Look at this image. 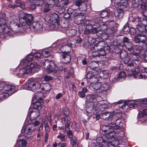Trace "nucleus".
Wrapping results in <instances>:
<instances>
[{
    "mask_svg": "<svg viewBox=\"0 0 147 147\" xmlns=\"http://www.w3.org/2000/svg\"><path fill=\"white\" fill-rule=\"evenodd\" d=\"M146 40L144 35L139 34L138 36L135 37L134 42L136 43H139L140 45H142V44L145 43Z\"/></svg>",
    "mask_w": 147,
    "mask_h": 147,
    "instance_id": "nucleus-18",
    "label": "nucleus"
},
{
    "mask_svg": "<svg viewBox=\"0 0 147 147\" xmlns=\"http://www.w3.org/2000/svg\"><path fill=\"white\" fill-rule=\"evenodd\" d=\"M86 77L87 78L90 79L92 78V79L93 80H96V79L95 77H93V75L92 74L91 71H88L86 74Z\"/></svg>",
    "mask_w": 147,
    "mask_h": 147,
    "instance_id": "nucleus-44",
    "label": "nucleus"
},
{
    "mask_svg": "<svg viewBox=\"0 0 147 147\" xmlns=\"http://www.w3.org/2000/svg\"><path fill=\"white\" fill-rule=\"evenodd\" d=\"M98 28L100 29L99 31H101L103 32H105V30H107V24L105 23H101L100 27Z\"/></svg>",
    "mask_w": 147,
    "mask_h": 147,
    "instance_id": "nucleus-39",
    "label": "nucleus"
},
{
    "mask_svg": "<svg viewBox=\"0 0 147 147\" xmlns=\"http://www.w3.org/2000/svg\"><path fill=\"white\" fill-rule=\"evenodd\" d=\"M136 104L134 101L132 100L128 101L127 102H124V104L121 106H119V107H120L122 109L125 108L126 107V106H127V108L128 107L131 108L135 107Z\"/></svg>",
    "mask_w": 147,
    "mask_h": 147,
    "instance_id": "nucleus-22",
    "label": "nucleus"
},
{
    "mask_svg": "<svg viewBox=\"0 0 147 147\" xmlns=\"http://www.w3.org/2000/svg\"><path fill=\"white\" fill-rule=\"evenodd\" d=\"M136 28L140 33H144L146 32V26L142 24L141 22V24L138 26H136Z\"/></svg>",
    "mask_w": 147,
    "mask_h": 147,
    "instance_id": "nucleus-27",
    "label": "nucleus"
},
{
    "mask_svg": "<svg viewBox=\"0 0 147 147\" xmlns=\"http://www.w3.org/2000/svg\"><path fill=\"white\" fill-rule=\"evenodd\" d=\"M24 88L27 90H31L32 91H35L36 89L40 88V85L38 82L30 81L29 80L26 84L23 85Z\"/></svg>",
    "mask_w": 147,
    "mask_h": 147,
    "instance_id": "nucleus-7",
    "label": "nucleus"
},
{
    "mask_svg": "<svg viewBox=\"0 0 147 147\" xmlns=\"http://www.w3.org/2000/svg\"><path fill=\"white\" fill-rule=\"evenodd\" d=\"M102 116L105 119L108 120L107 124L102 126V130L105 133L107 137L110 139L113 138L115 134L113 133L114 129L118 130L119 127L116 125L114 122L115 120L116 121L118 119H115L114 113L105 112L102 114Z\"/></svg>",
    "mask_w": 147,
    "mask_h": 147,
    "instance_id": "nucleus-1",
    "label": "nucleus"
},
{
    "mask_svg": "<svg viewBox=\"0 0 147 147\" xmlns=\"http://www.w3.org/2000/svg\"><path fill=\"white\" fill-rule=\"evenodd\" d=\"M27 144V141L24 139H18L17 141V144L22 147H25Z\"/></svg>",
    "mask_w": 147,
    "mask_h": 147,
    "instance_id": "nucleus-30",
    "label": "nucleus"
},
{
    "mask_svg": "<svg viewBox=\"0 0 147 147\" xmlns=\"http://www.w3.org/2000/svg\"><path fill=\"white\" fill-rule=\"evenodd\" d=\"M73 44L71 43L68 44L61 47V50L62 51L63 54L62 55L63 58L66 61L65 63H69L71 60V56L74 53L73 51H71V47H73Z\"/></svg>",
    "mask_w": 147,
    "mask_h": 147,
    "instance_id": "nucleus-3",
    "label": "nucleus"
},
{
    "mask_svg": "<svg viewBox=\"0 0 147 147\" xmlns=\"http://www.w3.org/2000/svg\"><path fill=\"white\" fill-rule=\"evenodd\" d=\"M33 16L32 14L28 13H25L23 17V19L21 24L23 26H25L26 24L28 26L31 25L33 21Z\"/></svg>",
    "mask_w": 147,
    "mask_h": 147,
    "instance_id": "nucleus-8",
    "label": "nucleus"
},
{
    "mask_svg": "<svg viewBox=\"0 0 147 147\" xmlns=\"http://www.w3.org/2000/svg\"><path fill=\"white\" fill-rule=\"evenodd\" d=\"M124 45L126 49L128 51L132 50L133 49V45L131 42L125 44Z\"/></svg>",
    "mask_w": 147,
    "mask_h": 147,
    "instance_id": "nucleus-43",
    "label": "nucleus"
},
{
    "mask_svg": "<svg viewBox=\"0 0 147 147\" xmlns=\"http://www.w3.org/2000/svg\"><path fill=\"white\" fill-rule=\"evenodd\" d=\"M16 4H11L8 5V7L9 8H13L14 9L17 7H19L21 8L22 9H23L24 8V5L19 0H16L15 1Z\"/></svg>",
    "mask_w": 147,
    "mask_h": 147,
    "instance_id": "nucleus-21",
    "label": "nucleus"
},
{
    "mask_svg": "<svg viewBox=\"0 0 147 147\" xmlns=\"http://www.w3.org/2000/svg\"><path fill=\"white\" fill-rule=\"evenodd\" d=\"M93 84L90 86V88L92 90H97V92L99 93L100 91V87L101 85V83L100 82V79H96V80H94Z\"/></svg>",
    "mask_w": 147,
    "mask_h": 147,
    "instance_id": "nucleus-14",
    "label": "nucleus"
},
{
    "mask_svg": "<svg viewBox=\"0 0 147 147\" xmlns=\"http://www.w3.org/2000/svg\"><path fill=\"white\" fill-rule=\"evenodd\" d=\"M70 123V121L68 120L65 125L64 130V131L66 132L67 136L69 138V140L76 138L74 136L72 131L70 130L69 128Z\"/></svg>",
    "mask_w": 147,
    "mask_h": 147,
    "instance_id": "nucleus-12",
    "label": "nucleus"
},
{
    "mask_svg": "<svg viewBox=\"0 0 147 147\" xmlns=\"http://www.w3.org/2000/svg\"><path fill=\"white\" fill-rule=\"evenodd\" d=\"M131 59L133 61H137L138 59V54H133L131 55Z\"/></svg>",
    "mask_w": 147,
    "mask_h": 147,
    "instance_id": "nucleus-48",
    "label": "nucleus"
},
{
    "mask_svg": "<svg viewBox=\"0 0 147 147\" xmlns=\"http://www.w3.org/2000/svg\"><path fill=\"white\" fill-rule=\"evenodd\" d=\"M77 32V30H76L71 29L67 31V36L70 37L75 35L76 34Z\"/></svg>",
    "mask_w": 147,
    "mask_h": 147,
    "instance_id": "nucleus-34",
    "label": "nucleus"
},
{
    "mask_svg": "<svg viewBox=\"0 0 147 147\" xmlns=\"http://www.w3.org/2000/svg\"><path fill=\"white\" fill-rule=\"evenodd\" d=\"M45 1H44V2ZM43 6V7L44 9L43 10V11L44 12L47 13V12H49L50 10V8L49 7H46L45 6V2L43 4V5L42 6Z\"/></svg>",
    "mask_w": 147,
    "mask_h": 147,
    "instance_id": "nucleus-55",
    "label": "nucleus"
},
{
    "mask_svg": "<svg viewBox=\"0 0 147 147\" xmlns=\"http://www.w3.org/2000/svg\"><path fill=\"white\" fill-rule=\"evenodd\" d=\"M110 47L107 44H105L104 43V45L102 47V49L105 51L106 50L109 51L110 49Z\"/></svg>",
    "mask_w": 147,
    "mask_h": 147,
    "instance_id": "nucleus-61",
    "label": "nucleus"
},
{
    "mask_svg": "<svg viewBox=\"0 0 147 147\" xmlns=\"http://www.w3.org/2000/svg\"><path fill=\"white\" fill-rule=\"evenodd\" d=\"M139 72L140 69L138 66H137L134 71V74L133 75L134 77L135 78H138L141 79L144 78V76H143V75L139 73Z\"/></svg>",
    "mask_w": 147,
    "mask_h": 147,
    "instance_id": "nucleus-25",
    "label": "nucleus"
},
{
    "mask_svg": "<svg viewBox=\"0 0 147 147\" xmlns=\"http://www.w3.org/2000/svg\"><path fill=\"white\" fill-rule=\"evenodd\" d=\"M68 0H49L47 3H45L46 7H51L55 5L56 7H63L68 4Z\"/></svg>",
    "mask_w": 147,
    "mask_h": 147,
    "instance_id": "nucleus-6",
    "label": "nucleus"
},
{
    "mask_svg": "<svg viewBox=\"0 0 147 147\" xmlns=\"http://www.w3.org/2000/svg\"><path fill=\"white\" fill-rule=\"evenodd\" d=\"M59 135L57 136V138H58L60 139L61 141L63 142L65 141V136L63 135L60 132L59 133Z\"/></svg>",
    "mask_w": 147,
    "mask_h": 147,
    "instance_id": "nucleus-53",
    "label": "nucleus"
},
{
    "mask_svg": "<svg viewBox=\"0 0 147 147\" xmlns=\"http://www.w3.org/2000/svg\"><path fill=\"white\" fill-rule=\"evenodd\" d=\"M124 12L123 10L121 8H119L114 11V15L117 19H120L122 18Z\"/></svg>",
    "mask_w": 147,
    "mask_h": 147,
    "instance_id": "nucleus-24",
    "label": "nucleus"
},
{
    "mask_svg": "<svg viewBox=\"0 0 147 147\" xmlns=\"http://www.w3.org/2000/svg\"><path fill=\"white\" fill-rule=\"evenodd\" d=\"M40 113L37 109H33L30 113V117L31 120H35L39 116Z\"/></svg>",
    "mask_w": 147,
    "mask_h": 147,
    "instance_id": "nucleus-20",
    "label": "nucleus"
},
{
    "mask_svg": "<svg viewBox=\"0 0 147 147\" xmlns=\"http://www.w3.org/2000/svg\"><path fill=\"white\" fill-rule=\"evenodd\" d=\"M127 117V116L125 114H121V116L120 117L119 119L122 121H125Z\"/></svg>",
    "mask_w": 147,
    "mask_h": 147,
    "instance_id": "nucleus-63",
    "label": "nucleus"
},
{
    "mask_svg": "<svg viewBox=\"0 0 147 147\" xmlns=\"http://www.w3.org/2000/svg\"><path fill=\"white\" fill-rule=\"evenodd\" d=\"M70 140V144L73 147H78V145L77 143V140L76 138Z\"/></svg>",
    "mask_w": 147,
    "mask_h": 147,
    "instance_id": "nucleus-38",
    "label": "nucleus"
},
{
    "mask_svg": "<svg viewBox=\"0 0 147 147\" xmlns=\"http://www.w3.org/2000/svg\"><path fill=\"white\" fill-rule=\"evenodd\" d=\"M43 136V134L42 132H40V129H39V132L37 135L36 141L38 142L40 141L41 140V138Z\"/></svg>",
    "mask_w": 147,
    "mask_h": 147,
    "instance_id": "nucleus-47",
    "label": "nucleus"
},
{
    "mask_svg": "<svg viewBox=\"0 0 147 147\" xmlns=\"http://www.w3.org/2000/svg\"><path fill=\"white\" fill-rule=\"evenodd\" d=\"M91 34L97 33V35L98 36L99 35L98 32H99V30H100L99 28H96V27L93 28L92 27V29H91Z\"/></svg>",
    "mask_w": 147,
    "mask_h": 147,
    "instance_id": "nucleus-46",
    "label": "nucleus"
},
{
    "mask_svg": "<svg viewBox=\"0 0 147 147\" xmlns=\"http://www.w3.org/2000/svg\"><path fill=\"white\" fill-rule=\"evenodd\" d=\"M46 19L47 20V21L51 24V26L53 28L57 29L60 27V25L59 23V18L57 14L55 13L50 14L49 16H46Z\"/></svg>",
    "mask_w": 147,
    "mask_h": 147,
    "instance_id": "nucleus-4",
    "label": "nucleus"
},
{
    "mask_svg": "<svg viewBox=\"0 0 147 147\" xmlns=\"http://www.w3.org/2000/svg\"><path fill=\"white\" fill-rule=\"evenodd\" d=\"M110 12L105 10L102 11L100 13V16L102 18H108L110 15Z\"/></svg>",
    "mask_w": 147,
    "mask_h": 147,
    "instance_id": "nucleus-36",
    "label": "nucleus"
},
{
    "mask_svg": "<svg viewBox=\"0 0 147 147\" xmlns=\"http://www.w3.org/2000/svg\"><path fill=\"white\" fill-rule=\"evenodd\" d=\"M35 128L34 126H30V125L24 126L22 129L21 132L27 136L31 135L32 133L34 131Z\"/></svg>",
    "mask_w": 147,
    "mask_h": 147,
    "instance_id": "nucleus-11",
    "label": "nucleus"
},
{
    "mask_svg": "<svg viewBox=\"0 0 147 147\" xmlns=\"http://www.w3.org/2000/svg\"><path fill=\"white\" fill-rule=\"evenodd\" d=\"M96 98V96L95 94L88 95L86 97L88 103L92 102Z\"/></svg>",
    "mask_w": 147,
    "mask_h": 147,
    "instance_id": "nucleus-32",
    "label": "nucleus"
},
{
    "mask_svg": "<svg viewBox=\"0 0 147 147\" xmlns=\"http://www.w3.org/2000/svg\"><path fill=\"white\" fill-rule=\"evenodd\" d=\"M64 114L65 116L67 118V121L68 120H70L69 119V118L68 117V116L69 114V112L68 109H65V110L64 111Z\"/></svg>",
    "mask_w": 147,
    "mask_h": 147,
    "instance_id": "nucleus-54",
    "label": "nucleus"
},
{
    "mask_svg": "<svg viewBox=\"0 0 147 147\" xmlns=\"http://www.w3.org/2000/svg\"><path fill=\"white\" fill-rule=\"evenodd\" d=\"M15 87L11 85H8L6 84V85L4 88V91H3L1 92L3 93V98H5L9 96L7 92L15 89Z\"/></svg>",
    "mask_w": 147,
    "mask_h": 147,
    "instance_id": "nucleus-16",
    "label": "nucleus"
},
{
    "mask_svg": "<svg viewBox=\"0 0 147 147\" xmlns=\"http://www.w3.org/2000/svg\"><path fill=\"white\" fill-rule=\"evenodd\" d=\"M32 27L38 33H40L43 30V23L41 22H36L33 24Z\"/></svg>",
    "mask_w": 147,
    "mask_h": 147,
    "instance_id": "nucleus-15",
    "label": "nucleus"
},
{
    "mask_svg": "<svg viewBox=\"0 0 147 147\" xmlns=\"http://www.w3.org/2000/svg\"><path fill=\"white\" fill-rule=\"evenodd\" d=\"M120 57L122 59L124 63L127 64L128 63L129 59L128 56L127 52L125 50H123L120 53Z\"/></svg>",
    "mask_w": 147,
    "mask_h": 147,
    "instance_id": "nucleus-17",
    "label": "nucleus"
},
{
    "mask_svg": "<svg viewBox=\"0 0 147 147\" xmlns=\"http://www.w3.org/2000/svg\"><path fill=\"white\" fill-rule=\"evenodd\" d=\"M88 1V0H78L76 1V5L79 6L82 5V3L87 2Z\"/></svg>",
    "mask_w": 147,
    "mask_h": 147,
    "instance_id": "nucleus-49",
    "label": "nucleus"
},
{
    "mask_svg": "<svg viewBox=\"0 0 147 147\" xmlns=\"http://www.w3.org/2000/svg\"><path fill=\"white\" fill-rule=\"evenodd\" d=\"M98 36L102 38L103 40H105L108 38L109 37V35L108 34L106 33L105 32H102L101 31L98 32Z\"/></svg>",
    "mask_w": 147,
    "mask_h": 147,
    "instance_id": "nucleus-28",
    "label": "nucleus"
},
{
    "mask_svg": "<svg viewBox=\"0 0 147 147\" xmlns=\"http://www.w3.org/2000/svg\"><path fill=\"white\" fill-rule=\"evenodd\" d=\"M140 112L142 115L143 116L147 115V109L146 108H141L140 109Z\"/></svg>",
    "mask_w": 147,
    "mask_h": 147,
    "instance_id": "nucleus-52",
    "label": "nucleus"
},
{
    "mask_svg": "<svg viewBox=\"0 0 147 147\" xmlns=\"http://www.w3.org/2000/svg\"><path fill=\"white\" fill-rule=\"evenodd\" d=\"M98 103L97 102H91L88 103L87 104V107L88 109H90V110L92 109H94L97 107V108L98 109Z\"/></svg>",
    "mask_w": 147,
    "mask_h": 147,
    "instance_id": "nucleus-26",
    "label": "nucleus"
},
{
    "mask_svg": "<svg viewBox=\"0 0 147 147\" xmlns=\"http://www.w3.org/2000/svg\"><path fill=\"white\" fill-rule=\"evenodd\" d=\"M109 87V85L108 83H105L100 87V91H105L108 89Z\"/></svg>",
    "mask_w": 147,
    "mask_h": 147,
    "instance_id": "nucleus-35",
    "label": "nucleus"
},
{
    "mask_svg": "<svg viewBox=\"0 0 147 147\" xmlns=\"http://www.w3.org/2000/svg\"><path fill=\"white\" fill-rule=\"evenodd\" d=\"M123 29L124 32L126 34H127L129 32L130 29L128 26L127 24H125L123 27Z\"/></svg>",
    "mask_w": 147,
    "mask_h": 147,
    "instance_id": "nucleus-50",
    "label": "nucleus"
},
{
    "mask_svg": "<svg viewBox=\"0 0 147 147\" xmlns=\"http://www.w3.org/2000/svg\"><path fill=\"white\" fill-rule=\"evenodd\" d=\"M0 21L3 24V25L1 27L3 28H3V30H4V29L5 28L7 29V30L5 31V32L8 33L9 32V29L8 28L7 18L5 17V13H0Z\"/></svg>",
    "mask_w": 147,
    "mask_h": 147,
    "instance_id": "nucleus-13",
    "label": "nucleus"
},
{
    "mask_svg": "<svg viewBox=\"0 0 147 147\" xmlns=\"http://www.w3.org/2000/svg\"><path fill=\"white\" fill-rule=\"evenodd\" d=\"M141 57L143 59L147 61V51L145 53L143 54Z\"/></svg>",
    "mask_w": 147,
    "mask_h": 147,
    "instance_id": "nucleus-64",
    "label": "nucleus"
},
{
    "mask_svg": "<svg viewBox=\"0 0 147 147\" xmlns=\"http://www.w3.org/2000/svg\"><path fill=\"white\" fill-rule=\"evenodd\" d=\"M41 56V54L38 52L36 53L34 55V57L36 59L39 58Z\"/></svg>",
    "mask_w": 147,
    "mask_h": 147,
    "instance_id": "nucleus-60",
    "label": "nucleus"
},
{
    "mask_svg": "<svg viewBox=\"0 0 147 147\" xmlns=\"http://www.w3.org/2000/svg\"><path fill=\"white\" fill-rule=\"evenodd\" d=\"M34 57L33 55L29 54L27 56L25 59L21 61V64L26 66L20 69L18 68H17L14 71V75L20 78L22 77L24 74H27L34 71L35 69V65L34 63L28 62V61H32Z\"/></svg>",
    "mask_w": 147,
    "mask_h": 147,
    "instance_id": "nucleus-2",
    "label": "nucleus"
},
{
    "mask_svg": "<svg viewBox=\"0 0 147 147\" xmlns=\"http://www.w3.org/2000/svg\"><path fill=\"white\" fill-rule=\"evenodd\" d=\"M98 109H100L101 111H104L106 110L107 107V104L103 103L102 102H98Z\"/></svg>",
    "mask_w": 147,
    "mask_h": 147,
    "instance_id": "nucleus-29",
    "label": "nucleus"
},
{
    "mask_svg": "<svg viewBox=\"0 0 147 147\" xmlns=\"http://www.w3.org/2000/svg\"><path fill=\"white\" fill-rule=\"evenodd\" d=\"M143 49L142 45L140 44V45H138L135 46L134 48V51L136 53L138 54Z\"/></svg>",
    "mask_w": 147,
    "mask_h": 147,
    "instance_id": "nucleus-37",
    "label": "nucleus"
},
{
    "mask_svg": "<svg viewBox=\"0 0 147 147\" xmlns=\"http://www.w3.org/2000/svg\"><path fill=\"white\" fill-rule=\"evenodd\" d=\"M104 42H99L95 45L91 44L89 46L90 48L92 50V52H96L102 48Z\"/></svg>",
    "mask_w": 147,
    "mask_h": 147,
    "instance_id": "nucleus-10",
    "label": "nucleus"
},
{
    "mask_svg": "<svg viewBox=\"0 0 147 147\" xmlns=\"http://www.w3.org/2000/svg\"><path fill=\"white\" fill-rule=\"evenodd\" d=\"M41 65L45 67V70L48 73H57V70L56 66L53 62L51 60H46L41 62Z\"/></svg>",
    "mask_w": 147,
    "mask_h": 147,
    "instance_id": "nucleus-5",
    "label": "nucleus"
},
{
    "mask_svg": "<svg viewBox=\"0 0 147 147\" xmlns=\"http://www.w3.org/2000/svg\"><path fill=\"white\" fill-rule=\"evenodd\" d=\"M129 32L131 35H134L136 33V31L134 28H131Z\"/></svg>",
    "mask_w": 147,
    "mask_h": 147,
    "instance_id": "nucleus-58",
    "label": "nucleus"
},
{
    "mask_svg": "<svg viewBox=\"0 0 147 147\" xmlns=\"http://www.w3.org/2000/svg\"><path fill=\"white\" fill-rule=\"evenodd\" d=\"M97 54L95 55V56H98L100 57L102 56H104L105 54V52L102 48L101 50H99L97 52Z\"/></svg>",
    "mask_w": 147,
    "mask_h": 147,
    "instance_id": "nucleus-45",
    "label": "nucleus"
},
{
    "mask_svg": "<svg viewBox=\"0 0 147 147\" xmlns=\"http://www.w3.org/2000/svg\"><path fill=\"white\" fill-rule=\"evenodd\" d=\"M9 19L10 20V22L11 24L15 25L16 26H17L21 29L22 28V27L18 24V20L17 19V17L14 16H11Z\"/></svg>",
    "mask_w": 147,
    "mask_h": 147,
    "instance_id": "nucleus-23",
    "label": "nucleus"
},
{
    "mask_svg": "<svg viewBox=\"0 0 147 147\" xmlns=\"http://www.w3.org/2000/svg\"><path fill=\"white\" fill-rule=\"evenodd\" d=\"M91 29H92V26L90 25H88L86 26V28L84 30L85 34H88L91 33Z\"/></svg>",
    "mask_w": 147,
    "mask_h": 147,
    "instance_id": "nucleus-40",
    "label": "nucleus"
},
{
    "mask_svg": "<svg viewBox=\"0 0 147 147\" xmlns=\"http://www.w3.org/2000/svg\"><path fill=\"white\" fill-rule=\"evenodd\" d=\"M142 2V0H134L132 3V6L134 8H136Z\"/></svg>",
    "mask_w": 147,
    "mask_h": 147,
    "instance_id": "nucleus-33",
    "label": "nucleus"
},
{
    "mask_svg": "<svg viewBox=\"0 0 147 147\" xmlns=\"http://www.w3.org/2000/svg\"><path fill=\"white\" fill-rule=\"evenodd\" d=\"M130 42L129 41V39L127 37H124L123 38V42L124 44V45L125 44L128 43Z\"/></svg>",
    "mask_w": 147,
    "mask_h": 147,
    "instance_id": "nucleus-59",
    "label": "nucleus"
},
{
    "mask_svg": "<svg viewBox=\"0 0 147 147\" xmlns=\"http://www.w3.org/2000/svg\"><path fill=\"white\" fill-rule=\"evenodd\" d=\"M51 51L49 50H44L42 52V54L45 57H47L50 55Z\"/></svg>",
    "mask_w": 147,
    "mask_h": 147,
    "instance_id": "nucleus-51",
    "label": "nucleus"
},
{
    "mask_svg": "<svg viewBox=\"0 0 147 147\" xmlns=\"http://www.w3.org/2000/svg\"><path fill=\"white\" fill-rule=\"evenodd\" d=\"M87 90L86 88L84 87L83 88L82 90L78 92L79 96L81 98H84L85 96L86 93L87 92Z\"/></svg>",
    "mask_w": 147,
    "mask_h": 147,
    "instance_id": "nucleus-31",
    "label": "nucleus"
},
{
    "mask_svg": "<svg viewBox=\"0 0 147 147\" xmlns=\"http://www.w3.org/2000/svg\"><path fill=\"white\" fill-rule=\"evenodd\" d=\"M143 0H142V2L140 4V5L141 8L144 11L146 9H147V7L146 6L145 3L143 2Z\"/></svg>",
    "mask_w": 147,
    "mask_h": 147,
    "instance_id": "nucleus-62",
    "label": "nucleus"
},
{
    "mask_svg": "<svg viewBox=\"0 0 147 147\" xmlns=\"http://www.w3.org/2000/svg\"><path fill=\"white\" fill-rule=\"evenodd\" d=\"M129 20L130 22H131L133 23V25L136 26H138L139 24H141V19L139 16H130Z\"/></svg>",
    "mask_w": 147,
    "mask_h": 147,
    "instance_id": "nucleus-19",
    "label": "nucleus"
},
{
    "mask_svg": "<svg viewBox=\"0 0 147 147\" xmlns=\"http://www.w3.org/2000/svg\"><path fill=\"white\" fill-rule=\"evenodd\" d=\"M84 15V13H81V12L76 13L74 14V16L75 17L78 18L79 17H81L83 16Z\"/></svg>",
    "mask_w": 147,
    "mask_h": 147,
    "instance_id": "nucleus-57",
    "label": "nucleus"
},
{
    "mask_svg": "<svg viewBox=\"0 0 147 147\" xmlns=\"http://www.w3.org/2000/svg\"><path fill=\"white\" fill-rule=\"evenodd\" d=\"M126 77V75L125 73L124 72H121L120 73L117 78V80H120L121 79H124Z\"/></svg>",
    "mask_w": 147,
    "mask_h": 147,
    "instance_id": "nucleus-42",
    "label": "nucleus"
},
{
    "mask_svg": "<svg viewBox=\"0 0 147 147\" xmlns=\"http://www.w3.org/2000/svg\"><path fill=\"white\" fill-rule=\"evenodd\" d=\"M5 85H6V83L5 82H0V90L4 91Z\"/></svg>",
    "mask_w": 147,
    "mask_h": 147,
    "instance_id": "nucleus-56",
    "label": "nucleus"
},
{
    "mask_svg": "<svg viewBox=\"0 0 147 147\" xmlns=\"http://www.w3.org/2000/svg\"><path fill=\"white\" fill-rule=\"evenodd\" d=\"M95 147H108V144L106 142L97 143L95 145Z\"/></svg>",
    "mask_w": 147,
    "mask_h": 147,
    "instance_id": "nucleus-41",
    "label": "nucleus"
},
{
    "mask_svg": "<svg viewBox=\"0 0 147 147\" xmlns=\"http://www.w3.org/2000/svg\"><path fill=\"white\" fill-rule=\"evenodd\" d=\"M42 94V93L41 92H40V93H36L35 96H33L32 100H33L34 99H35L37 100L38 99L40 100V101H36L33 104V106L34 107V109H37L38 110H39L41 109V105L40 103L41 102H42V98H39L37 96H38L39 95H41Z\"/></svg>",
    "mask_w": 147,
    "mask_h": 147,
    "instance_id": "nucleus-9",
    "label": "nucleus"
}]
</instances>
